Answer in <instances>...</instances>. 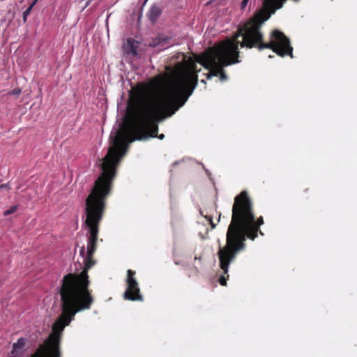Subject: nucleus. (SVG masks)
Listing matches in <instances>:
<instances>
[{
  "mask_svg": "<svg viewBox=\"0 0 357 357\" xmlns=\"http://www.w3.org/2000/svg\"><path fill=\"white\" fill-rule=\"evenodd\" d=\"M174 113H125L119 128L112 133V146L100 163L101 174L94 183L86 199V219L99 226L105 210V201L109 195L117 168L122 157L126 153L130 144L135 141L150 138H165L158 133V118H168Z\"/></svg>",
  "mask_w": 357,
  "mask_h": 357,
  "instance_id": "nucleus-1",
  "label": "nucleus"
},
{
  "mask_svg": "<svg viewBox=\"0 0 357 357\" xmlns=\"http://www.w3.org/2000/svg\"><path fill=\"white\" fill-rule=\"evenodd\" d=\"M85 223L89 227V236L86 252L84 246L80 249V255L84 257V268L79 274L68 273L63 278L59 290L61 312L52 325V333L38 347L54 357H61L60 343L65 327L70 324L77 312L89 310L94 301L91 291L89 289L88 271L96 263L93 257L97 248L99 226L86 219Z\"/></svg>",
  "mask_w": 357,
  "mask_h": 357,
  "instance_id": "nucleus-2",
  "label": "nucleus"
},
{
  "mask_svg": "<svg viewBox=\"0 0 357 357\" xmlns=\"http://www.w3.org/2000/svg\"><path fill=\"white\" fill-rule=\"evenodd\" d=\"M261 24L257 18L252 17L238 29V32L233 39H227L218 45L209 47L198 58L197 61L211 71L210 75L218 76L225 81L227 75L223 70L225 67L238 63L239 56L238 45L241 47L252 48L257 46L259 50L271 49L278 55L283 57L289 55L293 57V48L290 45L289 38L278 30L273 31L268 43H262L263 34L260 31Z\"/></svg>",
  "mask_w": 357,
  "mask_h": 357,
  "instance_id": "nucleus-3",
  "label": "nucleus"
},
{
  "mask_svg": "<svg viewBox=\"0 0 357 357\" xmlns=\"http://www.w3.org/2000/svg\"><path fill=\"white\" fill-rule=\"evenodd\" d=\"M231 220L226 234V244L219 247L218 257L219 266L223 271L218 282L226 286L229 278V264L237 255L244 250L247 238L255 241L259 234L264 236L260 227L264 224L263 216L255 218L252 201L247 191H242L234 198L231 210Z\"/></svg>",
  "mask_w": 357,
  "mask_h": 357,
  "instance_id": "nucleus-4",
  "label": "nucleus"
},
{
  "mask_svg": "<svg viewBox=\"0 0 357 357\" xmlns=\"http://www.w3.org/2000/svg\"><path fill=\"white\" fill-rule=\"evenodd\" d=\"M197 84L196 64L181 66L170 89H154L151 93L123 96L121 112H176L187 101Z\"/></svg>",
  "mask_w": 357,
  "mask_h": 357,
  "instance_id": "nucleus-5",
  "label": "nucleus"
},
{
  "mask_svg": "<svg viewBox=\"0 0 357 357\" xmlns=\"http://www.w3.org/2000/svg\"><path fill=\"white\" fill-rule=\"evenodd\" d=\"M136 272L131 269L127 271L126 279V289L123 294L125 300L131 301H143L139 283L135 278Z\"/></svg>",
  "mask_w": 357,
  "mask_h": 357,
  "instance_id": "nucleus-6",
  "label": "nucleus"
},
{
  "mask_svg": "<svg viewBox=\"0 0 357 357\" xmlns=\"http://www.w3.org/2000/svg\"><path fill=\"white\" fill-rule=\"evenodd\" d=\"M286 0H264V7L257 12L254 18H257V21L262 24L269 19L275 10L282 8V4ZM298 2L299 0H293Z\"/></svg>",
  "mask_w": 357,
  "mask_h": 357,
  "instance_id": "nucleus-7",
  "label": "nucleus"
},
{
  "mask_svg": "<svg viewBox=\"0 0 357 357\" xmlns=\"http://www.w3.org/2000/svg\"><path fill=\"white\" fill-rule=\"evenodd\" d=\"M139 43L133 38H128L124 45V50L126 54L136 56L137 54V48Z\"/></svg>",
  "mask_w": 357,
  "mask_h": 357,
  "instance_id": "nucleus-8",
  "label": "nucleus"
},
{
  "mask_svg": "<svg viewBox=\"0 0 357 357\" xmlns=\"http://www.w3.org/2000/svg\"><path fill=\"white\" fill-rule=\"evenodd\" d=\"M161 13H162L161 8L158 5L154 4V5L151 6V7L150 8V9L147 13V16H148L149 19L150 20V21H151L153 23H154L158 20V18L161 15Z\"/></svg>",
  "mask_w": 357,
  "mask_h": 357,
  "instance_id": "nucleus-9",
  "label": "nucleus"
},
{
  "mask_svg": "<svg viewBox=\"0 0 357 357\" xmlns=\"http://www.w3.org/2000/svg\"><path fill=\"white\" fill-rule=\"evenodd\" d=\"M168 40L169 37L160 35L153 40L150 45L153 47L161 45L163 47L165 45L167 44Z\"/></svg>",
  "mask_w": 357,
  "mask_h": 357,
  "instance_id": "nucleus-10",
  "label": "nucleus"
},
{
  "mask_svg": "<svg viewBox=\"0 0 357 357\" xmlns=\"http://www.w3.org/2000/svg\"><path fill=\"white\" fill-rule=\"evenodd\" d=\"M26 339L24 337L19 338L16 342L13 344V347L14 349H17L18 350H21L26 344Z\"/></svg>",
  "mask_w": 357,
  "mask_h": 357,
  "instance_id": "nucleus-11",
  "label": "nucleus"
},
{
  "mask_svg": "<svg viewBox=\"0 0 357 357\" xmlns=\"http://www.w3.org/2000/svg\"><path fill=\"white\" fill-rule=\"evenodd\" d=\"M37 0H35L26 9V10L23 13V21L24 22H26V19L28 17V16L29 15L33 7L34 6V5L36 4Z\"/></svg>",
  "mask_w": 357,
  "mask_h": 357,
  "instance_id": "nucleus-12",
  "label": "nucleus"
},
{
  "mask_svg": "<svg viewBox=\"0 0 357 357\" xmlns=\"http://www.w3.org/2000/svg\"><path fill=\"white\" fill-rule=\"evenodd\" d=\"M122 114H123L122 116H121V117H119V119H117V121H119L117 126H116V128H115V127H114V128H112V132H111V133H110V135H112V133L114 131H115L117 128H119V125H120L121 122L122 121L123 118V117H124V116H125V113H122ZM109 143H110V147H109V149H111V148H112V140H111V136H109Z\"/></svg>",
  "mask_w": 357,
  "mask_h": 357,
  "instance_id": "nucleus-13",
  "label": "nucleus"
},
{
  "mask_svg": "<svg viewBox=\"0 0 357 357\" xmlns=\"http://www.w3.org/2000/svg\"><path fill=\"white\" fill-rule=\"evenodd\" d=\"M200 213H201L202 215L204 216V214L202 213V212L201 211ZM204 218L209 222L212 229H214L216 227V225L213 221L212 216L206 215H204Z\"/></svg>",
  "mask_w": 357,
  "mask_h": 357,
  "instance_id": "nucleus-14",
  "label": "nucleus"
},
{
  "mask_svg": "<svg viewBox=\"0 0 357 357\" xmlns=\"http://www.w3.org/2000/svg\"><path fill=\"white\" fill-rule=\"evenodd\" d=\"M17 208V206H13L8 210L5 211L3 212V215L6 216L10 215V214L13 213L14 212H15Z\"/></svg>",
  "mask_w": 357,
  "mask_h": 357,
  "instance_id": "nucleus-15",
  "label": "nucleus"
},
{
  "mask_svg": "<svg viewBox=\"0 0 357 357\" xmlns=\"http://www.w3.org/2000/svg\"><path fill=\"white\" fill-rule=\"evenodd\" d=\"M250 2V0H242L241 3V10H244L245 8L247 7L248 3Z\"/></svg>",
  "mask_w": 357,
  "mask_h": 357,
  "instance_id": "nucleus-16",
  "label": "nucleus"
},
{
  "mask_svg": "<svg viewBox=\"0 0 357 357\" xmlns=\"http://www.w3.org/2000/svg\"><path fill=\"white\" fill-rule=\"evenodd\" d=\"M20 354V350L17 349L16 348L14 349V347L12 348V351L10 352V355L12 357H17Z\"/></svg>",
  "mask_w": 357,
  "mask_h": 357,
  "instance_id": "nucleus-17",
  "label": "nucleus"
},
{
  "mask_svg": "<svg viewBox=\"0 0 357 357\" xmlns=\"http://www.w3.org/2000/svg\"><path fill=\"white\" fill-rule=\"evenodd\" d=\"M21 93V89H15L10 93H8L9 95L12 96H18Z\"/></svg>",
  "mask_w": 357,
  "mask_h": 357,
  "instance_id": "nucleus-18",
  "label": "nucleus"
},
{
  "mask_svg": "<svg viewBox=\"0 0 357 357\" xmlns=\"http://www.w3.org/2000/svg\"><path fill=\"white\" fill-rule=\"evenodd\" d=\"M3 188H6V189H9V186H8V183H6V184H1L0 185V190H2Z\"/></svg>",
  "mask_w": 357,
  "mask_h": 357,
  "instance_id": "nucleus-19",
  "label": "nucleus"
},
{
  "mask_svg": "<svg viewBox=\"0 0 357 357\" xmlns=\"http://www.w3.org/2000/svg\"><path fill=\"white\" fill-rule=\"evenodd\" d=\"M194 271H195V273L197 275L199 273V269L197 267L195 266L194 267Z\"/></svg>",
  "mask_w": 357,
  "mask_h": 357,
  "instance_id": "nucleus-20",
  "label": "nucleus"
},
{
  "mask_svg": "<svg viewBox=\"0 0 357 357\" xmlns=\"http://www.w3.org/2000/svg\"><path fill=\"white\" fill-rule=\"evenodd\" d=\"M197 259H199V261H201V260H202V257H195V260H197Z\"/></svg>",
  "mask_w": 357,
  "mask_h": 357,
  "instance_id": "nucleus-21",
  "label": "nucleus"
},
{
  "mask_svg": "<svg viewBox=\"0 0 357 357\" xmlns=\"http://www.w3.org/2000/svg\"><path fill=\"white\" fill-rule=\"evenodd\" d=\"M308 191H309V188H306V189L304 190L305 192H307Z\"/></svg>",
  "mask_w": 357,
  "mask_h": 357,
  "instance_id": "nucleus-22",
  "label": "nucleus"
},
{
  "mask_svg": "<svg viewBox=\"0 0 357 357\" xmlns=\"http://www.w3.org/2000/svg\"><path fill=\"white\" fill-rule=\"evenodd\" d=\"M220 217H221V214L219 215L218 221L220 220Z\"/></svg>",
  "mask_w": 357,
  "mask_h": 357,
  "instance_id": "nucleus-23",
  "label": "nucleus"
}]
</instances>
